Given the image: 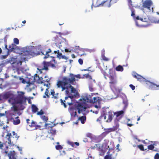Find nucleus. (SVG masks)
I'll return each instance as SVG.
<instances>
[{
  "mask_svg": "<svg viewBox=\"0 0 159 159\" xmlns=\"http://www.w3.org/2000/svg\"><path fill=\"white\" fill-rule=\"evenodd\" d=\"M20 93L21 94H18L16 97L11 91L3 93L0 94V101L8 99V102L13 105L15 111L16 110H23L25 108V105H26L27 98L23 96V92H21Z\"/></svg>",
  "mask_w": 159,
  "mask_h": 159,
  "instance_id": "f257e3e1",
  "label": "nucleus"
},
{
  "mask_svg": "<svg viewBox=\"0 0 159 159\" xmlns=\"http://www.w3.org/2000/svg\"><path fill=\"white\" fill-rule=\"evenodd\" d=\"M41 45L36 46H29L21 48V52L23 55L30 57L39 55H45L41 51Z\"/></svg>",
  "mask_w": 159,
  "mask_h": 159,
  "instance_id": "f03ea898",
  "label": "nucleus"
},
{
  "mask_svg": "<svg viewBox=\"0 0 159 159\" xmlns=\"http://www.w3.org/2000/svg\"><path fill=\"white\" fill-rule=\"evenodd\" d=\"M70 78H68L66 76H64L62 78L61 80H59L57 84L58 88H61L62 89L61 91L68 89V87L69 85H75L74 83L73 78L71 77V76L69 75Z\"/></svg>",
  "mask_w": 159,
  "mask_h": 159,
  "instance_id": "7ed1b4c3",
  "label": "nucleus"
},
{
  "mask_svg": "<svg viewBox=\"0 0 159 159\" xmlns=\"http://www.w3.org/2000/svg\"><path fill=\"white\" fill-rule=\"evenodd\" d=\"M109 141L105 140L104 142L102 145L100 144H96V147L98 148V150L100 151L99 155L103 156L104 155L105 153L106 152L107 150H108L107 152V155L105 156L104 159H112L111 155L109 154V151L112 149V148H109V146L108 145Z\"/></svg>",
  "mask_w": 159,
  "mask_h": 159,
  "instance_id": "20e7f679",
  "label": "nucleus"
},
{
  "mask_svg": "<svg viewBox=\"0 0 159 159\" xmlns=\"http://www.w3.org/2000/svg\"><path fill=\"white\" fill-rule=\"evenodd\" d=\"M109 78L110 80L109 82L111 90L116 96V98L118 97L119 93L121 91V90L116 87V84L117 83V81L115 77L113 75H110Z\"/></svg>",
  "mask_w": 159,
  "mask_h": 159,
  "instance_id": "39448f33",
  "label": "nucleus"
},
{
  "mask_svg": "<svg viewBox=\"0 0 159 159\" xmlns=\"http://www.w3.org/2000/svg\"><path fill=\"white\" fill-rule=\"evenodd\" d=\"M25 58L21 59L20 60H18L16 58L14 57L7 59L5 61V63L8 64L10 63L14 68H17L18 66L22 65V62L25 61Z\"/></svg>",
  "mask_w": 159,
  "mask_h": 159,
  "instance_id": "423d86ee",
  "label": "nucleus"
},
{
  "mask_svg": "<svg viewBox=\"0 0 159 159\" xmlns=\"http://www.w3.org/2000/svg\"><path fill=\"white\" fill-rule=\"evenodd\" d=\"M91 95H88L87 93H85L82 96V99L84 101V102H89L90 103H93L96 102H97V98L96 97H93V99L92 98L93 96V93H91Z\"/></svg>",
  "mask_w": 159,
  "mask_h": 159,
  "instance_id": "0eeeda50",
  "label": "nucleus"
},
{
  "mask_svg": "<svg viewBox=\"0 0 159 159\" xmlns=\"http://www.w3.org/2000/svg\"><path fill=\"white\" fill-rule=\"evenodd\" d=\"M120 119H118L116 118L114 120V122L115 124H116V126L113 128H108L107 129H105V132H104L102 134V135L105 136L109 133L111 131H115L117 129V127H118V125L117 124V122L119 121Z\"/></svg>",
  "mask_w": 159,
  "mask_h": 159,
  "instance_id": "6e6552de",
  "label": "nucleus"
},
{
  "mask_svg": "<svg viewBox=\"0 0 159 159\" xmlns=\"http://www.w3.org/2000/svg\"><path fill=\"white\" fill-rule=\"evenodd\" d=\"M68 89L70 90V93L72 94V97L74 98H78L80 97V95L77 92L76 89L71 85H69Z\"/></svg>",
  "mask_w": 159,
  "mask_h": 159,
  "instance_id": "1a4fd4ad",
  "label": "nucleus"
},
{
  "mask_svg": "<svg viewBox=\"0 0 159 159\" xmlns=\"http://www.w3.org/2000/svg\"><path fill=\"white\" fill-rule=\"evenodd\" d=\"M152 4L153 2L151 0H146L143 2L142 6L143 8H147L150 11V7Z\"/></svg>",
  "mask_w": 159,
  "mask_h": 159,
  "instance_id": "9d476101",
  "label": "nucleus"
},
{
  "mask_svg": "<svg viewBox=\"0 0 159 159\" xmlns=\"http://www.w3.org/2000/svg\"><path fill=\"white\" fill-rule=\"evenodd\" d=\"M7 138L8 140V143L9 144L10 146H14L15 145V146L16 147V148L18 149V150L21 152L22 151V149L21 148H20L18 146H17L16 145L14 144L13 143V142H11V140L10 139V137L11 136H12L11 134L10 133H8L7 134Z\"/></svg>",
  "mask_w": 159,
  "mask_h": 159,
  "instance_id": "9b49d317",
  "label": "nucleus"
},
{
  "mask_svg": "<svg viewBox=\"0 0 159 159\" xmlns=\"http://www.w3.org/2000/svg\"><path fill=\"white\" fill-rule=\"evenodd\" d=\"M73 107H74V108L77 111V109H79L81 111H84L87 108V107L84 105V104L81 103H79L76 106H73Z\"/></svg>",
  "mask_w": 159,
  "mask_h": 159,
  "instance_id": "f8f14e48",
  "label": "nucleus"
},
{
  "mask_svg": "<svg viewBox=\"0 0 159 159\" xmlns=\"http://www.w3.org/2000/svg\"><path fill=\"white\" fill-rule=\"evenodd\" d=\"M68 111L71 117H78V116L77 115V111L74 108V107L70 106L68 108Z\"/></svg>",
  "mask_w": 159,
  "mask_h": 159,
  "instance_id": "ddd939ff",
  "label": "nucleus"
},
{
  "mask_svg": "<svg viewBox=\"0 0 159 159\" xmlns=\"http://www.w3.org/2000/svg\"><path fill=\"white\" fill-rule=\"evenodd\" d=\"M49 64L50 62H49V61H44L43 62V67L41 69H39V68H37L38 70L39 71L40 74L42 73V70H48V67L49 66Z\"/></svg>",
  "mask_w": 159,
  "mask_h": 159,
  "instance_id": "4468645a",
  "label": "nucleus"
},
{
  "mask_svg": "<svg viewBox=\"0 0 159 159\" xmlns=\"http://www.w3.org/2000/svg\"><path fill=\"white\" fill-rule=\"evenodd\" d=\"M145 81L146 82H149L151 84L149 86V88L151 90H156L159 89V85L157 84L147 80H146Z\"/></svg>",
  "mask_w": 159,
  "mask_h": 159,
  "instance_id": "2eb2a0df",
  "label": "nucleus"
},
{
  "mask_svg": "<svg viewBox=\"0 0 159 159\" xmlns=\"http://www.w3.org/2000/svg\"><path fill=\"white\" fill-rule=\"evenodd\" d=\"M99 0H92V4L91 6L92 9H93V7L94 6L95 7L102 6L103 3H98Z\"/></svg>",
  "mask_w": 159,
  "mask_h": 159,
  "instance_id": "dca6fc26",
  "label": "nucleus"
},
{
  "mask_svg": "<svg viewBox=\"0 0 159 159\" xmlns=\"http://www.w3.org/2000/svg\"><path fill=\"white\" fill-rule=\"evenodd\" d=\"M17 46L16 44L14 43H12L11 45H10L8 48V51L7 52L10 54L11 52H15V50Z\"/></svg>",
  "mask_w": 159,
  "mask_h": 159,
  "instance_id": "f3484780",
  "label": "nucleus"
},
{
  "mask_svg": "<svg viewBox=\"0 0 159 159\" xmlns=\"http://www.w3.org/2000/svg\"><path fill=\"white\" fill-rule=\"evenodd\" d=\"M66 96L65 97V100H66L68 98H70L71 100L73 98L72 97V94L70 93V90L68 89H66Z\"/></svg>",
  "mask_w": 159,
  "mask_h": 159,
  "instance_id": "a211bd4d",
  "label": "nucleus"
},
{
  "mask_svg": "<svg viewBox=\"0 0 159 159\" xmlns=\"http://www.w3.org/2000/svg\"><path fill=\"white\" fill-rule=\"evenodd\" d=\"M132 74L134 78L138 79V80L141 81V79H145L144 78H143L142 76L139 75L138 74L135 72H133Z\"/></svg>",
  "mask_w": 159,
  "mask_h": 159,
  "instance_id": "6ab92c4d",
  "label": "nucleus"
},
{
  "mask_svg": "<svg viewBox=\"0 0 159 159\" xmlns=\"http://www.w3.org/2000/svg\"><path fill=\"white\" fill-rule=\"evenodd\" d=\"M101 3H103L102 6H104L110 7L111 6V4L109 0L103 1Z\"/></svg>",
  "mask_w": 159,
  "mask_h": 159,
  "instance_id": "aec40b11",
  "label": "nucleus"
},
{
  "mask_svg": "<svg viewBox=\"0 0 159 159\" xmlns=\"http://www.w3.org/2000/svg\"><path fill=\"white\" fill-rule=\"evenodd\" d=\"M123 103L125 105L123 110H125L126 108L128 105V100L126 96L123 98Z\"/></svg>",
  "mask_w": 159,
  "mask_h": 159,
  "instance_id": "412c9836",
  "label": "nucleus"
},
{
  "mask_svg": "<svg viewBox=\"0 0 159 159\" xmlns=\"http://www.w3.org/2000/svg\"><path fill=\"white\" fill-rule=\"evenodd\" d=\"M124 113V110H121L114 113V115H116L117 117H121Z\"/></svg>",
  "mask_w": 159,
  "mask_h": 159,
  "instance_id": "4be33fe9",
  "label": "nucleus"
},
{
  "mask_svg": "<svg viewBox=\"0 0 159 159\" xmlns=\"http://www.w3.org/2000/svg\"><path fill=\"white\" fill-rule=\"evenodd\" d=\"M8 156L9 159H16L15 157V152L14 151L12 152H10V153L8 154Z\"/></svg>",
  "mask_w": 159,
  "mask_h": 159,
  "instance_id": "5701e85b",
  "label": "nucleus"
},
{
  "mask_svg": "<svg viewBox=\"0 0 159 159\" xmlns=\"http://www.w3.org/2000/svg\"><path fill=\"white\" fill-rule=\"evenodd\" d=\"M70 76H71V77H72V78H73L74 80H73V81L74 82V83L75 84V85L76 84L75 81L76 80L75 79V78H81L80 75V74H78L77 75H74L72 73H70Z\"/></svg>",
  "mask_w": 159,
  "mask_h": 159,
  "instance_id": "b1692460",
  "label": "nucleus"
},
{
  "mask_svg": "<svg viewBox=\"0 0 159 159\" xmlns=\"http://www.w3.org/2000/svg\"><path fill=\"white\" fill-rule=\"evenodd\" d=\"M56 124L51 123H45V127L46 129H49L52 128L53 126L56 125Z\"/></svg>",
  "mask_w": 159,
  "mask_h": 159,
  "instance_id": "393cba45",
  "label": "nucleus"
},
{
  "mask_svg": "<svg viewBox=\"0 0 159 159\" xmlns=\"http://www.w3.org/2000/svg\"><path fill=\"white\" fill-rule=\"evenodd\" d=\"M149 20L152 23H159V20H157L155 17H152L149 18Z\"/></svg>",
  "mask_w": 159,
  "mask_h": 159,
  "instance_id": "a878e982",
  "label": "nucleus"
},
{
  "mask_svg": "<svg viewBox=\"0 0 159 159\" xmlns=\"http://www.w3.org/2000/svg\"><path fill=\"white\" fill-rule=\"evenodd\" d=\"M109 116H108V119L106 121L107 122H111L112 119V113L111 111H110L108 112Z\"/></svg>",
  "mask_w": 159,
  "mask_h": 159,
  "instance_id": "bb28decb",
  "label": "nucleus"
},
{
  "mask_svg": "<svg viewBox=\"0 0 159 159\" xmlns=\"http://www.w3.org/2000/svg\"><path fill=\"white\" fill-rule=\"evenodd\" d=\"M35 75L36 76V77H38V82L39 83H40V84H43V76L41 77H39V76H38V75L36 74Z\"/></svg>",
  "mask_w": 159,
  "mask_h": 159,
  "instance_id": "cd10ccee",
  "label": "nucleus"
},
{
  "mask_svg": "<svg viewBox=\"0 0 159 159\" xmlns=\"http://www.w3.org/2000/svg\"><path fill=\"white\" fill-rule=\"evenodd\" d=\"M115 69L117 71L122 72L124 70V68L122 66L119 65L116 67Z\"/></svg>",
  "mask_w": 159,
  "mask_h": 159,
  "instance_id": "c85d7f7f",
  "label": "nucleus"
},
{
  "mask_svg": "<svg viewBox=\"0 0 159 159\" xmlns=\"http://www.w3.org/2000/svg\"><path fill=\"white\" fill-rule=\"evenodd\" d=\"M32 111L33 113H36L38 110V109L37 107L34 104H32L31 106Z\"/></svg>",
  "mask_w": 159,
  "mask_h": 159,
  "instance_id": "c756f323",
  "label": "nucleus"
},
{
  "mask_svg": "<svg viewBox=\"0 0 159 159\" xmlns=\"http://www.w3.org/2000/svg\"><path fill=\"white\" fill-rule=\"evenodd\" d=\"M78 120L81 121V123L82 124H84L85 122L86 117L84 116L80 117L78 118Z\"/></svg>",
  "mask_w": 159,
  "mask_h": 159,
  "instance_id": "7c9ffc66",
  "label": "nucleus"
},
{
  "mask_svg": "<svg viewBox=\"0 0 159 159\" xmlns=\"http://www.w3.org/2000/svg\"><path fill=\"white\" fill-rule=\"evenodd\" d=\"M56 130L52 128L49 129L48 130V133L51 134L52 135H54L56 134Z\"/></svg>",
  "mask_w": 159,
  "mask_h": 159,
  "instance_id": "2f4dec72",
  "label": "nucleus"
},
{
  "mask_svg": "<svg viewBox=\"0 0 159 159\" xmlns=\"http://www.w3.org/2000/svg\"><path fill=\"white\" fill-rule=\"evenodd\" d=\"M18 118L19 117L17 116L15 118V119H16V120H13V124L14 125H17L19 124L20 123V119H18Z\"/></svg>",
  "mask_w": 159,
  "mask_h": 159,
  "instance_id": "473e14b6",
  "label": "nucleus"
},
{
  "mask_svg": "<svg viewBox=\"0 0 159 159\" xmlns=\"http://www.w3.org/2000/svg\"><path fill=\"white\" fill-rule=\"evenodd\" d=\"M129 9L130 10L131 12V16L133 17L134 19H135V9L133 7H131V8H129Z\"/></svg>",
  "mask_w": 159,
  "mask_h": 159,
  "instance_id": "72a5a7b5",
  "label": "nucleus"
},
{
  "mask_svg": "<svg viewBox=\"0 0 159 159\" xmlns=\"http://www.w3.org/2000/svg\"><path fill=\"white\" fill-rule=\"evenodd\" d=\"M71 48H72V51L73 52H77L76 50L77 49H79L80 51H82V50L83 49L82 48H80L79 46H75V48L74 49L73 47H71Z\"/></svg>",
  "mask_w": 159,
  "mask_h": 159,
  "instance_id": "f704fd0d",
  "label": "nucleus"
},
{
  "mask_svg": "<svg viewBox=\"0 0 159 159\" xmlns=\"http://www.w3.org/2000/svg\"><path fill=\"white\" fill-rule=\"evenodd\" d=\"M52 33H54L57 34H58L60 35H66L70 33V32L67 31H66V32H64L63 33H62L61 32H57L56 31H52Z\"/></svg>",
  "mask_w": 159,
  "mask_h": 159,
  "instance_id": "c9c22d12",
  "label": "nucleus"
},
{
  "mask_svg": "<svg viewBox=\"0 0 159 159\" xmlns=\"http://www.w3.org/2000/svg\"><path fill=\"white\" fill-rule=\"evenodd\" d=\"M29 70L28 68L27 67H21L20 68V70L23 73H25L27 70Z\"/></svg>",
  "mask_w": 159,
  "mask_h": 159,
  "instance_id": "e433bc0d",
  "label": "nucleus"
},
{
  "mask_svg": "<svg viewBox=\"0 0 159 159\" xmlns=\"http://www.w3.org/2000/svg\"><path fill=\"white\" fill-rule=\"evenodd\" d=\"M36 124H37V123L36 122L34 121V120H32L31 124L29 126L31 127H35Z\"/></svg>",
  "mask_w": 159,
  "mask_h": 159,
  "instance_id": "4c0bfd02",
  "label": "nucleus"
},
{
  "mask_svg": "<svg viewBox=\"0 0 159 159\" xmlns=\"http://www.w3.org/2000/svg\"><path fill=\"white\" fill-rule=\"evenodd\" d=\"M89 90L91 92H93L94 91V89L93 88L92 84L91 83H89Z\"/></svg>",
  "mask_w": 159,
  "mask_h": 159,
  "instance_id": "58836bf2",
  "label": "nucleus"
},
{
  "mask_svg": "<svg viewBox=\"0 0 159 159\" xmlns=\"http://www.w3.org/2000/svg\"><path fill=\"white\" fill-rule=\"evenodd\" d=\"M154 145H155V144H150L149 145H148V149L150 150H153L154 148Z\"/></svg>",
  "mask_w": 159,
  "mask_h": 159,
  "instance_id": "ea45409f",
  "label": "nucleus"
},
{
  "mask_svg": "<svg viewBox=\"0 0 159 159\" xmlns=\"http://www.w3.org/2000/svg\"><path fill=\"white\" fill-rule=\"evenodd\" d=\"M84 50L85 51L91 52H94L95 51V49H89L88 48L84 49Z\"/></svg>",
  "mask_w": 159,
  "mask_h": 159,
  "instance_id": "a19ab883",
  "label": "nucleus"
},
{
  "mask_svg": "<svg viewBox=\"0 0 159 159\" xmlns=\"http://www.w3.org/2000/svg\"><path fill=\"white\" fill-rule=\"evenodd\" d=\"M128 2L129 8H130L131 7H134L133 6L132 2L131 0H128Z\"/></svg>",
  "mask_w": 159,
  "mask_h": 159,
  "instance_id": "79ce46f5",
  "label": "nucleus"
},
{
  "mask_svg": "<svg viewBox=\"0 0 159 159\" xmlns=\"http://www.w3.org/2000/svg\"><path fill=\"white\" fill-rule=\"evenodd\" d=\"M55 148L57 150H60L62 149L63 147L60 145H58L56 146Z\"/></svg>",
  "mask_w": 159,
  "mask_h": 159,
  "instance_id": "37998d69",
  "label": "nucleus"
},
{
  "mask_svg": "<svg viewBox=\"0 0 159 159\" xmlns=\"http://www.w3.org/2000/svg\"><path fill=\"white\" fill-rule=\"evenodd\" d=\"M14 44L18 45L19 44V40L17 38H14L13 39Z\"/></svg>",
  "mask_w": 159,
  "mask_h": 159,
  "instance_id": "c03bdc74",
  "label": "nucleus"
},
{
  "mask_svg": "<svg viewBox=\"0 0 159 159\" xmlns=\"http://www.w3.org/2000/svg\"><path fill=\"white\" fill-rule=\"evenodd\" d=\"M41 118L45 121H47L48 120V118L45 116H42Z\"/></svg>",
  "mask_w": 159,
  "mask_h": 159,
  "instance_id": "a18cd8bd",
  "label": "nucleus"
},
{
  "mask_svg": "<svg viewBox=\"0 0 159 159\" xmlns=\"http://www.w3.org/2000/svg\"><path fill=\"white\" fill-rule=\"evenodd\" d=\"M49 88H47L46 89V90L45 93V95L48 98H49V96L48 95V94L49 93V91L48 90Z\"/></svg>",
  "mask_w": 159,
  "mask_h": 159,
  "instance_id": "49530a36",
  "label": "nucleus"
},
{
  "mask_svg": "<svg viewBox=\"0 0 159 159\" xmlns=\"http://www.w3.org/2000/svg\"><path fill=\"white\" fill-rule=\"evenodd\" d=\"M9 54H10L7 52V54L5 55H2L1 56V58L2 59H5L6 58H7V57L8 56Z\"/></svg>",
  "mask_w": 159,
  "mask_h": 159,
  "instance_id": "de8ad7c7",
  "label": "nucleus"
},
{
  "mask_svg": "<svg viewBox=\"0 0 159 159\" xmlns=\"http://www.w3.org/2000/svg\"><path fill=\"white\" fill-rule=\"evenodd\" d=\"M86 136L88 137H89L91 139H93V137H92V134L90 133H88L86 134Z\"/></svg>",
  "mask_w": 159,
  "mask_h": 159,
  "instance_id": "09e8293b",
  "label": "nucleus"
},
{
  "mask_svg": "<svg viewBox=\"0 0 159 159\" xmlns=\"http://www.w3.org/2000/svg\"><path fill=\"white\" fill-rule=\"evenodd\" d=\"M138 148L142 151H144V147L143 145H140L138 146Z\"/></svg>",
  "mask_w": 159,
  "mask_h": 159,
  "instance_id": "8fccbe9b",
  "label": "nucleus"
},
{
  "mask_svg": "<svg viewBox=\"0 0 159 159\" xmlns=\"http://www.w3.org/2000/svg\"><path fill=\"white\" fill-rule=\"evenodd\" d=\"M62 56V54L61 53H60L59 52L57 53V58L60 59L61 58V57Z\"/></svg>",
  "mask_w": 159,
  "mask_h": 159,
  "instance_id": "3c124183",
  "label": "nucleus"
},
{
  "mask_svg": "<svg viewBox=\"0 0 159 159\" xmlns=\"http://www.w3.org/2000/svg\"><path fill=\"white\" fill-rule=\"evenodd\" d=\"M60 101L61 104L63 105L65 108H66L67 107L66 104L64 102L63 100L61 99H60Z\"/></svg>",
  "mask_w": 159,
  "mask_h": 159,
  "instance_id": "603ef678",
  "label": "nucleus"
},
{
  "mask_svg": "<svg viewBox=\"0 0 159 159\" xmlns=\"http://www.w3.org/2000/svg\"><path fill=\"white\" fill-rule=\"evenodd\" d=\"M67 142L68 144L71 145V146L72 147H74V143L73 142L70 141H68Z\"/></svg>",
  "mask_w": 159,
  "mask_h": 159,
  "instance_id": "864d4df0",
  "label": "nucleus"
},
{
  "mask_svg": "<svg viewBox=\"0 0 159 159\" xmlns=\"http://www.w3.org/2000/svg\"><path fill=\"white\" fill-rule=\"evenodd\" d=\"M44 114V112L42 110H41L40 111H39L37 113V115H42Z\"/></svg>",
  "mask_w": 159,
  "mask_h": 159,
  "instance_id": "5fc2aeb1",
  "label": "nucleus"
},
{
  "mask_svg": "<svg viewBox=\"0 0 159 159\" xmlns=\"http://www.w3.org/2000/svg\"><path fill=\"white\" fill-rule=\"evenodd\" d=\"M12 134L13 135H15V138H17V139L19 138L20 137L19 136H18L17 134L15 133V131L12 132Z\"/></svg>",
  "mask_w": 159,
  "mask_h": 159,
  "instance_id": "6e6d98bb",
  "label": "nucleus"
},
{
  "mask_svg": "<svg viewBox=\"0 0 159 159\" xmlns=\"http://www.w3.org/2000/svg\"><path fill=\"white\" fill-rule=\"evenodd\" d=\"M102 57L103 60L105 61H108V59L106 57H105V55L102 56Z\"/></svg>",
  "mask_w": 159,
  "mask_h": 159,
  "instance_id": "4d7b16f0",
  "label": "nucleus"
},
{
  "mask_svg": "<svg viewBox=\"0 0 159 159\" xmlns=\"http://www.w3.org/2000/svg\"><path fill=\"white\" fill-rule=\"evenodd\" d=\"M5 47L4 48H2V49L4 50H6L7 52L8 51V48H7V43H5Z\"/></svg>",
  "mask_w": 159,
  "mask_h": 159,
  "instance_id": "13d9d810",
  "label": "nucleus"
},
{
  "mask_svg": "<svg viewBox=\"0 0 159 159\" xmlns=\"http://www.w3.org/2000/svg\"><path fill=\"white\" fill-rule=\"evenodd\" d=\"M155 159H159V153H157L154 156Z\"/></svg>",
  "mask_w": 159,
  "mask_h": 159,
  "instance_id": "bf43d9fd",
  "label": "nucleus"
},
{
  "mask_svg": "<svg viewBox=\"0 0 159 159\" xmlns=\"http://www.w3.org/2000/svg\"><path fill=\"white\" fill-rule=\"evenodd\" d=\"M111 4H113L115 3H116L118 0H109Z\"/></svg>",
  "mask_w": 159,
  "mask_h": 159,
  "instance_id": "052dcab7",
  "label": "nucleus"
},
{
  "mask_svg": "<svg viewBox=\"0 0 159 159\" xmlns=\"http://www.w3.org/2000/svg\"><path fill=\"white\" fill-rule=\"evenodd\" d=\"M84 76L86 78H90L91 79H92V77L89 74H85L84 75Z\"/></svg>",
  "mask_w": 159,
  "mask_h": 159,
  "instance_id": "680f3d73",
  "label": "nucleus"
},
{
  "mask_svg": "<svg viewBox=\"0 0 159 159\" xmlns=\"http://www.w3.org/2000/svg\"><path fill=\"white\" fill-rule=\"evenodd\" d=\"M78 62L80 65H82L83 64V60L81 58H80L78 60Z\"/></svg>",
  "mask_w": 159,
  "mask_h": 159,
  "instance_id": "e2e57ef3",
  "label": "nucleus"
},
{
  "mask_svg": "<svg viewBox=\"0 0 159 159\" xmlns=\"http://www.w3.org/2000/svg\"><path fill=\"white\" fill-rule=\"evenodd\" d=\"M49 62H50L49 66H50L52 68L55 67V65L54 64L51 63V61H49Z\"/></svg>",
  "mask_w": 159,
  "mask_h": 159,
  "instance_id": "0e129e2a",
  "label": "nucleus"
},
{
  "mask_svg": "<svg viewBox=\"0 0 159 159\" xmlns=\"http://www.w3.org/2000/svg\"><path fill=\"white\" fill-rule=\"evenodd\" d=\"M129 86L133 90H134L135 89V87L134 85L132 84H130L129 85Z\"/></svg>",
  "mask_w": 159,
  "mask_h": 159,
  "instance_id": "69168bd1",
  "label": "nucleus"
},
{
  "mask_svg": "<svg viewBox=\"0 0 159 159\" xmlns=\"http://www.w3.org/2000/svg\"><path fill=\"white\" fill-rule=\"evenodd\" d=\"M51 52V50L50 48H49L48 51H47L45 53V55H47L48 54Z\"/></svg>",
  "mask_w": 159,
  "mask_h": 159,
  "instance_id": "338daca9",
  "label": "nucleus"
},
{
  "mask_svg": "<svg viewBox=\"0 0 159 159\" xmlns=\"http://www.w3.org/2000/svg\"><path fill=\"white\" fill-rule=\"evenodd\" d=\"M101 115H102V118L104 117V120H105L106 119V114H101Z\"/></svg>",
  "mask_w": 159,
  "mask_h": 159,
  "instance_id": "774afa93",
  "label": "nucleus"
}]
</instances>
